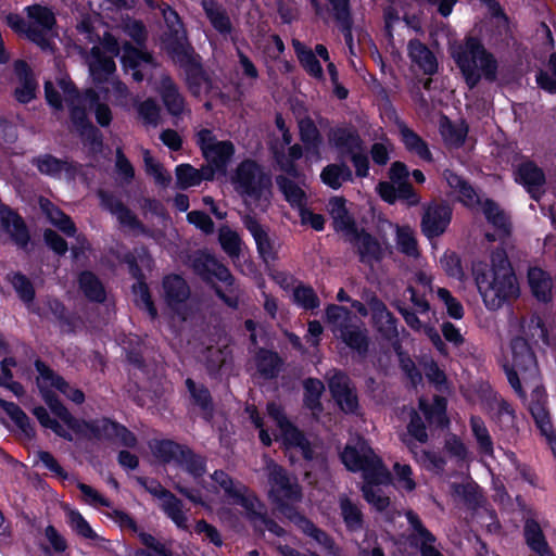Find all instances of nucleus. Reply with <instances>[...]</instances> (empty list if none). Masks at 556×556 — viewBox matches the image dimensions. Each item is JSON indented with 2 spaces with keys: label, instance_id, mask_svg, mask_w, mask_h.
Here are the masks:
<instances>
[{
  "label": "nucleus",
  "instance_id": "nucleus-40",
  "mask_svg": "<svg viewBox=\"0 0 556 556\" xmlns=\"http://www.w3.org/2000/svg\"><path fill=\"white\" fill-rule=\"evenodd\" d=\"M292 46L304 71L316 79H323L324 70L314 51L298 39H292Z\"/></svg>",
  "mask_w": 556,
  "mask_h": 556
},
{
  "label": "nucleus",
  "instance_id": "nucleus-20",
  "mask_svg": "<svg viewBox=\"0 0 556 556\" xmlns=\"http://www.w3.org/2000/svg\"><path fill=\"white\" fill-rule=\"evenodd\" d=\"M410 526V543L418 547L421 556H444L437 546L435 536L422 525L420 518L412 510L406 513Z\"/></svg>",
  "mask_w": 556,
  "mask_h": 556
},
{
  "label": "nucleus",
  "instance_id": "nucleus-10",
  "mask_svg": "<svg viewBox=\"0 0 556 556\" xmlns=\"http://www.w3.org/2000/svg\"><path fill=\"white\" fill-rule=\"evenodd\" d=\"M329 147L337 153L339 161H351L354 174H369V157L358 129L352 124L330 127L327 132Z\"/></svg>",
  "mask_w": 556,
  "mask_h": 556
},
{
  "label": "nucleus",
  "instance_id": "nucleus-34",
  "mask_svg": "<svg viewBox=\"0 0 556 556\" xmlns=\"http://www.w3.org/2000/svg\"><path fill=\"white\" fill-rule=\"evenodd\" d=\"M405 323L415 331L419 333H424L429 338L435 349L442 355H447V349L444 341L441 339L440 333L435 329V327L429 323L421 320L416 313L410 312L406 308L400 309Z\"/></svg>",
  "mask_w": 556,
  "mask_h": 556
},
{
  "label": "nucleus",
  "instance_id": "nucleus-16",
  "mask_svg": "<svg viewBox=\"0 0 556 556\" xmlns=\"http://www.w3.org/2000/svg\"><path fill=\"white\" fill-rule=\"evenodd\" d=\"M406 178L407 176H389L388 180L377 185L376 190L381 199L390 204L403 201L408 205H416L419 203V197Z\"/></svg>",
  "mask_w": 556,
  "mask_h": 556
},
{
  "label": "nucleus",
  "instance_id": "nucleus-55",
  "mask_svg": "<svg viewBox=\"0 0 556 556\" xmlns=\"http://www.w3.org/2000/svg\"><path fill=\"white\" fill-rule=\"evenodd\" d=\"M0 407L10 416L12 421L21 429L27 437L31 438L34 434L28 417L25 413L14 403L0 399Z\"/></svg>",
  "mask_w": 556,
  "mask_h": 556
},
{
  "label": "nucleus",
  "instance_id": "nucleus-62",
  "mask_svg": "<svg viewBox=\"0 0 556 556\" xmlns=\"http://www.w3.org/2000/svg\"><path fill=\"white\" fill-rule=\"evenodd\" d=\"M33 164L37 166L40 174H61L64 169L66 170V174H70L68 168H66L67 163L51 154H43L35 157L33 160Z\"/></svg>",
  "mask_w": 556,
  "mask_h": 556
},
{
  "label": "nucleus",
  "instance_id": "nucleus-39",
  "mask_svg": "<svg viewBox=\"0 0 556 556\" xmlns=\"http://www.w3.org/2000/svg\"><path fill=\"white\" fill-rule=\"evenodd\" d=\"M340 517L350 532H357L364 528V514L358 503L345 495L339 497Z\"/></svg>",
  "mask_w": 556,
  "mask_h": 556
},
{
  "label": "nucleus",
  "instance_id": "nucleus-44",
  "mask_svg": "<svg viewBox=\"0 0 556 556\" xmlns=\"http://www.w3.org/2000/svg\"><path fill=\"white\" fill-rule=\"evenodd\" d=\"M525 536L529 547L540 556H553L539 523L533 519H527L525 523Z\"/></svg>",
  "mask_w": 556,
  "mask_h": 556
},
{
  "label": "nucleus",
  "instance_id": "nucleus-59",
  "mask_svg": "<svg viewBox=\"0 0 556 556\" xmlns=\"http://www.w3.org/2000/svg\"><path fill=\"white\" fill-rule=\"evenodd\" d=\"M470 426L478 442L480 453L491 456L493 454V442L483 420L480 417L472 416Z\"/></svg>",
  "mask_w": 556,
  "mask_h": 556
},
{
  "label": "nucleus",
  "instance_id": "nucleus-27",
  "mask_svg": "<svg viewBox=\"0 0 556 556\" xmlns=\"http://www.w3.org/2000/svg\"><path fill=\"white\" fill-rule=\"evenodd\" d=\"M299 138L304 146L305 153L311 157H320L323 136L311 116L298 121Z\"/></svg>",
  "mask_w": 556,
  "mask_h": 556
},
{
  "label": "nucleus",
  "instance_id": "nucleus-36",
  "mask_svg": "<svg viewBox=\"0 0 556 556\" xmlns=\"http://www.w3.org/2000/svg\"><path fill=\"white\" fill-rule=\"evenodd\" d=\"M528 282L533 296L547 303L553 298V280L551 276L539 267H532L528 271Z\"/></svg>",
  "mask_w": 556,
  "mask_h": 556
},
{
  "label": "nucleus",
  "instance_id": "nucleus-32",
  "mask_svg": "<svg viewBox=\"0 0 556 556\" xmlns=\"http://www.w3.org/2000/svg\"><path fill=\"white\" fill-rule=\"evenodd\" d=\"M408 56L426 75L438 72V61L433 52L419 39L414 38L407 45Z\"/></svg>",
  "mask_w": 556,
  "mask_h": 556
},
{
  "label": "nucleus",
  "instance_id": "nucleus-30",
  "mask_svg": "<svg viewBox=\"0 0 556 556\" xmlns=\"http://www.w3.org/2000/svg\"><path fill=\"white\" fill-rule=\"evenodd\" d=\"M369 308L371 311L375 327L381 333V336L389 340L397 338L399 331L396 320L387 309L384 303L374 298L369 302Z\"/></svg>",
  "mask_w": 556,
  "mask_h": 556
},
{
  "label": "nucleus",
  "instance_id": "nucleus-24",
  "mask_svg": "<svg viewBox=\"0 0 556 556\" xmlns=\"http://www.w3.org/2000/svg\"><path fill=\"white\" fill-rule=\"evenodd\" d=\"M288 519L298 526L304 534L312 538L329 556H341V551L336 545L333 539L305 517L300 514H293L288 515Z\"/></svg>",
  "mask_w": 556,
  "mask_h": 556
},
{
  "label": "nucleus",
  "instance_id": "nucleus-21",
  "mask_svg": "<svg viewBox=\"0 0 556 556\" xmlns=\"http://www.w3.org/2000/svg\"><path fill=\"white\" fill-rule=\"evenodd\" d=\"M348 240L357 249L359 261L369 266L379 263L390 252L388 245L383 247L375 237L365 231L357 230L355 236Z\"/></svg>",
  "mask_w": 556,
  "mask_h": 556
},
{
  "label": "nucleus",
  "instance_id": "nucleus-4",
  "mask_svg": "<svg viewBox=\"0 0 556 556\" xmlns=\"http://www.w3.org/2000/svg\"><path fill=\"white\" fill-rule=\"evenodd\" d=\"M472 275L484 306L497 311L520 295V287L505 251L496 250L491 264L473 263Z\"/></svg>",
  "mask_w": 556,
  "mask_h": 556
},
{
  "label": "nucleus",
  "instance_id": "nucleus-37",
  "mask_svg": "<svg viewBox=\"0 0 556 556\" xmlns=\"http://www.w3.org/2000/svg\"><path fill=\"white\" fill-rule=\"evenodd\" d=\"M161 99L162 102L172 116L179 117L185 111V98L179 92L177 85L172 78L166 77L161 83Z\"/></svg>",
  "mask_w": 556,
  "mask_h": 556
},
{
  "label": "nucleus",
  "instance_id": "nucleus-11",
  "mask_svg": "<svg viewBox=\"0 0 556 556\" xmlns=\"http://www.w3.org/2000/svg\"><path fill=\"white\" fill-rule=\"evenodd\" d=\"M326 318L336 338L359 355L367 352V329L349 309L331 304L326 308Z\"/></svg>",
  "mask_w": 556,
  "mask_h": 556
},
{
  "label": "nucleus",
  "instance_id": "nucleus-12",
  "mask_svg": "<svg viewBox=\"0 0 556 556\" xmlns=\"http://www.w3.org/2000/svg\"><path fill=\"white\" fill-rule=\"evenodd\" d=\"M447 185L451 188L450 194L455 197L467 207L480 205L482 212L490 224L501 232L507 236L510 230L509 216L493 201L485 199L482 201L477 191L463 178V176H447Z\"/></svg>",
  "mask_w": 556,
  "mask_h": 556
},
{
  "label": "nucleus",
  "instance_id": "nucleus-48",
  "mask_svg": "<svg viewBox=\"0 0 556 556\" xmlns=\"http://www.w3.org/2000/svg\"><path fill=\"white\" fill-rule=\"evenodd\" d=\"M122 64L125 68H139L141 63H152L153 56L147 51L136 48L131 42L125 41L122 46Z\"/></svg>",
  "mask_w": 556,
  "mask_h": 556
},
{
  "label": "nucleus",
  "instance_id": "nucleus-60",
  "mask_svg": "<svg viewBox=\"0 0 556 556\" xmlns=\"http://www.w3.org/2000/svg\"><path fill=\"white\" fill-rule=\"evenodd\" d=\"M445 119L446 125L443 124L441 129L444 140L455 148L463 147L468 135V126L465 123L456 125L447 117Z\"/></svg>",
  "mask_w": 556,
  "mask_h": 556
},
{
  "label": "nucleus",
  "instance_id": "nucleus-47",
  "mask_svg": "<svg viewBox=\"0 0 556 556\" xmlns=\"http://www.w3.org/2000/svg\"><path fill=\"white\" fill-rule=\"evenodd\" d=\"M85 96L89 109L94 113L97 124L103 128L109 127L113 121V113L109 104L101 102L98 92L93 89H87Z\"/></svg>",
  "mask_w": 556,
  "mask_h": 556
},
{
  "label": "nucleus",
  "instance_id": "nucleus-6",
  "mask_svg": "<svg viewBox=\"0 0 556 556\" xmlns=\"http://www.w3.org/2000/svg\"><path fill=\"white\" fill-rule=\"evenodd\" d=\"M154 454L163 462L176 460L182 470L192 478L198 488H191L182 481L176 482V489L192 503L213 509L212 494L210 486L202 484V477L205 473V460L203 457L193 454L190 450L184 448L172 441H160L153 447Z\"/></svg>",
  "mask_w": 556,
  "mask_h": 556
},
{
  "label": "nucleus",
  "instance_id": "nucleus-31",
  "mask_svg": "<svg viewBox=\"0 0 556 556\" xmlns=\"http://www.w3.org/2000/svg\"><path fill=\"white\" fill-rule=\"evenodd\" d=\"M99 197L102 205L116 216L123 227L135 232H146L143 226L137 220L136 216L113 195L101 190L99 192Z\"/></svg>",
  "mask_w": 556,
  "mask_h": 556
},
{
  "label": "nucleus",
  "instance_id": "nucleus-64",
  "mask_svg": "<svg viewBox=\"0 0 556 556\" xmlns=\"http://www.w3.org/2000/svg\"><path fill=\"white\" fill-rule=\"evenodd\" d=\"M293 302L305 308L314 309L319 306V299L311 287L298 286L293 290Z\"/></svg>",
  "mask_w": 556,
  "mask_h": 556
},
{
  "label": "nucleus",
  "instance_id": "nucleus-28",
  "mask_svg": "<svg viewBox=\"0 0 556 556\" xmlns=\"http://www.w3.org/2000/svg\"><path fill=\"white\" fill-rule=\"evenodd\" d=\"M0 230L8 232L13 241L21 248H25L29 235L25 224L8 206L0 202Z\"/></svg>",
  "mask_w": 556,
  "mask_h": 556
},
{
  "label": "nucleus",
  "instance_id": "nucleus-61",
  "mask_svg": "<svg viewBox=\"0 0 556 556\" xmlns=\"http://www.w3.org/2000/svg\"><path fill=\"white\" fill-rule=\"evenodd\" d=\"M394 485L400 491L412 492L416 489L413 469L407 464L395 463L393 466Z\"/></svg>",
  "mask_w": 556,
  "mask_h": 556
},
{
  "label": "nucleus",
  "instance_id": "nucleus-2",
  "mask_svg": "<svg viewBox=\"0 0 556 556\" xmlns=\"http://www.w3.org/2000/svg\"><path fill=\"white\" fill-rule=\"evenodd\" d=\"M36 369L38 371L37 384L40 393L51 412L60 419L58 421L51 418L43 407H36L33 413L41 426L51 429L56 435L67 441H73L72 432L81 437L87 435V430L91 427L92 421L86 422L74 418L54 396V391H59L72 402L81 404L85 401L83 391L72 388L40 361L36 362Z\"/></svg>",
  "mask_w": 556,
  "mask_h": 556
},
{
  "label": "nucleus",
  "instance_id": "nucleus-7",
  "mask_svg": "<svg viewBox=\"0 0 556 556\" xmlns=\"http://www.w3.org/2000/svg\"><path fill=\"white\" fill-rule=\"evenodd\" d=\"M464 83L473 90L482 78L492 84L497 80L498 62L495 55L476 36H467L451 52Z\"/></svg>",
  "mask_w": 556,
  "mask_h": 556
},
{
  "label": "nucleus",
  "instance_id": "nucleus-35",
  "mask_svg": "<svg viewBox=\"0 0 556 556\" xmlns=\"http://www.w3.org/2000/svg\"><path fill=\"white\" fill-rule=\"evenodd\" d=\"M186 84L192 96H200L203 91L210 92L213 88V80L204 70L201 61L191 64L184 70Z\"/></svg>",
  "mask_w": 556,
  "mask_h": 556
},
{
  "label": "nucleus",
  "instance_id": "nucleus-15",
  "mask_svg": "<svg viewBox=\"0 0 556 556\" xmlns=\"http://www.w3.org/2000/svg\"><path fill=\"white\" fill-rule=\"evenodd\" d=\"M190 289L180 276L170 275L163 280V298L167 307L177 315L180 320H187L189 316Z\"/></svg>",
  "mask_w": 556,
  "mask_h": 556
},
{
  "label": "nucleus",
  "instance_id": "nucleus-29",
  "mask_svg": "<svg viewBox=\"0 0 556 556\" xmlns=\"http://www.w3.org/2000/svg\"><path fill=\"white\" fill-rule=\"evenodd\" d=\"M328 211L333 219V226L337 231L343 233L346 240L355 236L357 231L354 218L350 215L343 198L333 197L329 200Z\"/></svg>",
  "mask_w": 556,
  "mask_h": 556
},
{
  "label": "nucleus",
  "instance_id": "nucleus-9",
  "mask_svg": "<svg viewBox=\"0 0 556 556\" xmlns=\"http://www.w3.org/2000/svg\"><path fill=\"white\" fill-rule=\"evenodd\" d=\"M197 146L205 161V167L197 169L190 164L176 166L175 174H229V166L236 159V147L230 140H218L213 130L200 129Z\"/></svg>",
  "mask_w": 556,
  "mask_h": 556
},
{
  "label": "nucleus",
  "instance_id": "nucleus-17",
  "mask_svg": "<svg viewBox=\"0 0 556 556\" xmlns=\"http://www.w3.org/2000/svg\"><path fill=\"white\" fill-rule=\"evenodd\" d=\"M87 439L110 440L121 445L132 447L136 445V437L124 426L118 425L109 419H100L92 421L91 427L87 430Z\"/></svg>",
  "mask_w": 556,
  "mask_h": 556
},
{
  "label": "nucleus",
  "instance_id": "nucleus-8",
  "mask_svg": "<svg viewBox=\"0 0 556 556\" xmlns=\"http://www.w3.org/2000/svg\"><path fill=\"white\" fill-rule=\"evenodd\" d=\"M211 479L224 492L227 503L240 506L255 528L261 531L267 530L277 536L285 534V530L279 525L266 517V507L249 488L239 481H233L223 470L214 471Z\"/></svg>",
  "mask_w": 556,
  "mask_h": 556
},
{
  "label": "nucleus",
  "instance_id": "nucleus-13",
  "mask_svg": "<svg viewBox=\"0 0 556 556\" xmlns=\"http://www.w3.org/2000/svg\"><path fill=\"white\" fill-rule=\"evenodd\" d=\"M269 497L275 502L287 518L288 515L298 514L290 504L301 501V488L296 478L289 476L279 465L270 462L267 464Z\"/></svg>",
  "mask_w": 556,
  "mask_h": 556
},
{
  "label": "nucleus",
  "instance_id": "nucleus-33",
  "mask_svg": "<svg viewBox=\"0 0 556 556\" xmlns=\"http://www.w3.org/2000/svg\"><path fill=\"white\" fill-rule=\"evenodd\" d=\"M399 130L401 142L409 154L417 156L422 162H432V153L427 141L405 124L401 125Z\"/></svg>",
  "mask_w": 556,
  "mask_h": 556
},
{
  "label": "nucleus",
  "instance_id": "nucleus-3",
  "mask_svg": "<svg viewBox=\"0 0 556 556\" xmlns=\"http://www.w3.org/2000/svg\"><path fill=\"white\" fill-rule=\"evenodd\" d=\"M36 369L38 371L37 384L40 393L51 412L60 419L58 421L51 418L43 407H36L33 413L41 426L51 429L56 435L67 441H73L72 432L81 437L87 435V430L91 427L92 421L86 422L74 418L54 396V391H59L72 402L81 404L85 401L83 391L72 388L40 361L36 362Z\"/></svg>",
  "mask_w": 556,
  "mask_h": 556
},
{
  "label": "nucleus",
  "instance_id": "nucleus-41",
  "mask_svg": "<svg viewBox=\"0 0 556 556\" xmlns=\"http://www.w3.org/2000/svg\"><path fill=\"white\" fill-rule=\"evenodd\" d=\"M40 208L46 214L49 222L59 228L68 237H73L76 232V228L72 219L65 215L59 207L51 203L48 199H40Z\"/></svg>",
  "mask_w": 556,
  "mask_h": 556
},
{
  "label": "nucleus",
  "instance_id": "nucleus-14",
  "mask_svg": "<svg viewBox=\"0 0 556 556\" xmlns=\"http://www.w3.org/2000/svg\"><path fill=\"white\" fill-rule=\"evenodd\" d=\"M267 412L279 431L275 434L276 440H281L287 450L299 452L304 459H313L314 453L311 444L303 433L287 419L281 407L276 403H269Z\"/></svg>",
  "mask_w": 556,
  "mask_h": 556
},
{
  "label": "nucleus",
  "instance_id": "nucleus-58",
  "mask_svg": "<svg viewBox=\"0 0 556 556\" xmlns=\"http://www.w3.org/2000/svg\"><path fill=\"white\" fill-rule=\"evenodd\" d=\"M256 366L260 375L269 379L278 374L280 359L276 353L262 350L256 356Z\"/></svg>",
  "mask_w": 556,
  "mask_h": 556
},
{
  "label": "nucleus",
  "instance_id": "nucleus-53",
  "mask_svg": "<svg viewBox=\"0 0 556 556\" xmlns=\"http://www.w3.org/2000/svg\"><path fill=\"white\" fill-rule=\"evenodd\" d=\"M419 408L430 422H435L439 426L445 424L446 400L444 397L435 396L431 405L421 399L419 401Z\"/></svg>",
  "mask_w": 556,
  "mask_h": 556
},
{
  "label": "nucleus",
  "instance_id": "nucleus-56",
  "mask_svg": "<svg viewBox=\"0 0 556 556\" xmlns=\"http://www.w3.org/2000/svg\"><path fill=\"white\" fill-rule=\"evenodd\" d=\"M161 507L178 528H187V517L182 510V503L180 500L170 493L162 501Z\"/></svg>",
  "mask_w": 556,
  "mask_h": 556
},
{
  "label": "nucleus",
  "instance_id": "nucleus-19",
  "mask_svg": "<svg viewBox=\"0 0 556 556\" xmlns=\"http://www.w3.org/2000/svg\"><path fill=\"white\" fill-rule=\"evenodd\" d=\"M330 392L339 407L348 414H356L358 400L355 389L351 387L350 379L342 372H334L329 378Z\"/></svg>",
  "mask_w": 556,
  "mask_h": 556
},
{
  "label": "nucleus",
  "instance_id": "nucleus-54",
  "mask_svg": "<svg viewBox=\"0 0 556 556\" xmlns=\"http://www.w3.org/2000/svg\"><path fill=\"white\" fill-rule=\"evenodd\" d=\"M395 241L397 250L409 257H417L419 251L414 231L409 227L400 226L395 227Z\"/></svg>",
  "mask_w": 556,
  "mask_h": 556
},
{
  "label": "nucleus",
  "instance_id": "nucleus-1",
  "mask_svg": "<svg viewBox=\"0 0 556 556\" xmlns=\"http://www.w3.org/2000/svg\"><path fill=\"white\" fill-rule=\"evenodd\" d=\"M518 325L523 337H518L511 341L509 356H506L503 367L509 384L520 397L525 396L526 389L531 390L530 413L556 457V437L549 414L545 407V392L539 384L536 359L527 342V339H529L535 343L541 341L548 344L547 330L536 313L521 318Z\"/></svg>",
  "mask_w": 556,
  "mask_h": 556
},
{
  "label": "nucleus",
  "instance_id": "nucleus-49",
  "mask_svg": "<svg viewBox=\"0 0 556 556\" xmlns=\"http://www.w3.org/2000/svg\"><path fill=\"white\" fill-rule=\"evenodd\" d=\"M168 54L182 70L199 61L194 54L193 48L189 43H185L178 39L174 40L168 46Z\"/></svg>",
  "mask_w": 556,
  "mask_h": 556
},
{
  "label": "nucleus",
  "instance_id": "nucleus-22",
  "mask_svg": "<svg viewBox=\"0 0 556 556\" xmlns=\"http://www.w3.org/2000/svg\"><path fill=\"white\" fill-rule=\"evenodd\" d=\"M194 271L206 281L218 280L228 286L232 283V277L224 265L219 264L217 260L206 252H198L192 260Z\"/></svg>",
  "mask_w": 556,
  "mask_h": 556
},
{
  "label": "nucleus",
  "instance_id": "nucleus-50",
  "mask_svg": "<svg viewBox=\"0 0 556 556\" xmlns=\"http://www.w3.org/2000/svg\"><path fill=\"white\" fill-rule=\"evenodd\" d=\"M168 54L182 70L199 61L194 54L193 48L189 43H185L178 39L174 40L168 46Z\"/></svg>",
  "mask_w": 556,
  "mask_h": 556
},
{
  "label": "nucleus",
  "instance_id": "nucleus-45",
  "mask_svg": "<svg viewBox=\"0 0 556 556\" xmlns=\"http://www.w3.org/2000/svg\"><path fill=\"white\" fill-rule=\"evenodd\" d=\"M393 152V142L384 137L381 141L374 142L366 153L369 157V164L372 163L374 168H383L390 163Z\"/></svg>",
  "mask_w": 556,
  "mask_h": 556
},
{
  "label": "nucleus",
  "instance_id": "nucleus-52",
  "mask_svg": "<svg viewBox=\"0 0 556 556\" xmlns=\"http://www.w3.org/2000/svg\"><path fill=\"white\" fill-rule=\"evenodd\" d=\"M116 71V64L112 56L96 55L94 62L90 65L92 79L97 84H104Z\"/></svg>",
  "mask_w": 556,
  "mask_h": 556
},
{
  "label": "nucleus",
  "instance_id": "nucleus-46",
  "mask_svg": "<svg viewBox=\"0 0 556 556\" xmlns=\"http://www.w3.org/2000/svg\"><path fill=\"white\" fill-rule=\"evenodd\" d=\"M25 11L28 18L31 21L30 24L38 26L46 35L47 31L51 30L56 23L54 13L48 7L33 4L26 7Z\"/></svg>",
  "mask_w": 556,
  "mask_h": 556
},
{
  "label": "nucleus",
  "instance_id": "nucleus-63",
  "mask_svg": "<svg viewBox=\"0 0 556 556\" xmlns=\"http://www.w3.org/2000/svg\"><path fill=\"white\" fill-rule=\"evenodd\" d=\"M79 137L85 146H88L93 152H100L103 148L102 132L92 124L77 129Z\"/></svg>",
  "mask_w": 556,
  "mask_h": 556
},
{
  "label": "nucleus",
  "instance_id": "nucleus-42",
  "mask_svg": "<svg viewBox=\"0 0 556 556\" xmlns=\"http://www.w3.org/2000/svg\"><path fill=\"white\" fill-rule=\"evenodd\" d=\"M295 176H277V185L291 206L300 210L306 205V193L293 179Z\"/></svg>",
  "mask_w": 556,
  "mask_h": 556
},
{
  "label": "nucleus",
  "instance_id": "nucleus-23",
  "mask_svg": "<svg viewBox=\"0 0 556 556\" xmlns=\"http://www.w3.org/2000/svg\"><path fill=\"white\" fill-rule=\"evenodd\" d=\"M268 176H231V185L251 205L256 200H267L269 194Z\"/></svg>",
  "mask_w": 556,
  "mask_h": 556
},
{
  "label": "nucleus",
  "instance_id": "nucleus-25",
  "mask_svg": "<svg viewBox=\"0 0 556 556\" xmlns=\"http://www.w3.org/2000/svg\"><path fill=\"white\" fill-rule=\"evenodd\" d=\"M14 72L20 81V86L14 90V98L17 102L27 104L36 98L38 83L31 67L24 60L14 62Z\"/></svg>",
  "mask_w": 556,
  "mask_h": 556
},
{
  "label": "nucleus",
  "instance_id": "nucleus-51",
  "mask_svg": "<svg viewBox=\"0 0 556 556\" xmlns=\"http://www.w3.org/2000/svg\"><path fill=\"white\" fill-rule=\"evenodd\" d=\"M324 389V383L318 379H307L304 382V403L315 417L321 412L320 396Z\"/></svg>",
  "mask_w": 556,
  "mask_h": 556
},
{
  "label": "nucleus",
  "instance_id": "nucleus-43",
  "mask_svg": "<svg viewBox=\"0 0 556 556\" xmlns=\"http://www.w3.org/2000/svg\"><path fill=\"white\" fill-rule=\"evenodd\" d=\"M10 281L15 292L17 293L18 298L25 303V305L30 312L37 315H46L45 312H41L39 308H36V305L34 303L35 290L33 283L26 276L16 273L12 275Z\"/></svg>",
  "mask_w": 556,
  "mask_h": 556
},
{
  "label": "nucleus",
  "instance_id": "nucleus-5",
  "mask_svg": "<svg viewBox=\"0 0 556 556\" xmlns=\"http://www.w3.org/2000/svg\"><path fill=\"white\" fill-rule=\"evenodd\" d=\"M341 459L349 470L362 472L364 479L362 491L365 500L377 510L386 509L390 500L380 485L390 482V472L368 443L361 438L348 443L341 453Z\"/></svg>",
  "mask_w": 556,
  "mask_h": 556
},
{
  "label": "nucleus",
  "instance_id": "nucleus-26",
  "mask_svg": "<svg viewBox=\"0 0 556 556\" xmlns=\"http://www.w3.org/2000/svg\"><path fill=\"white\" fill-rule=\"evenodd\" d=\"M7 24L9 27L17 34L25 35L26 38L33 43L37 45L41 50H48L52 48V42L38 26L29 24L26 20L17 14L10 13L7 16Z\"/></svg>",
  "mask_w": 556,
  "mask_h": 556
},
{
  "label": "nucleus",
  "instance_id": "nucleus-57",
  "mask_svg": "<svg viewBox=\"0 0 556 556\" xmlns=\"http://www.w3.org/2000/svg\"><path fill=\"white\" fill-rule=\"evenodd\" d=\"M79 285L88 299L97 302H102L105 299L104 288L93 274L83 273L79 277Z\"/></svg>",
  "mask_w": 556,
  "mask_h": 556
},
{
  "label": "nucleus",
  "instance_id": "nucleus-38",
  "mask_svg": "<svg viewBox=\"0 0 556 556\" xmlns=\"http://www.w3.org/2000/svg\"><path fill=\"white\" fill-rule=\"evenodd\" d=\"M203 11L212 27L220 35H229L233 27L226 10L216 0H202Z\"/></svg>",
  "mask_w": 556,
  "mask_h": 556
},
{
  "label": "nucleus",
  "instance_id": "nucleus-18",
  "mask_svg": "<svg viewBox=\"0 0 556 556\" xmlns=\"http://www.w3.org/2000/svg\"><path fill=\"white\" fill-rule=\"evenodd\" d=\"M452 219V207L448 204L432 202L425 207L421 218V230L431 239L441 236Z\"/></svg>",
  "mask_w": 556,
  "mask_h": 556
}]
</instances>
